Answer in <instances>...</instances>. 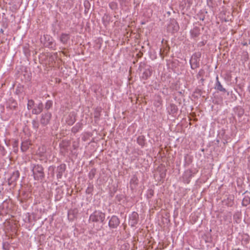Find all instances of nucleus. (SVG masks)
Masks as SVG:
<instances>
[{"mask_svg":"<svg viewBox=\"0 0 250 250\" xmlns=\"http://www.w3.org/2000/svg\"><path fill=\"white\" fill-rule=\"evenodd\" d=\"M105 219V214L100 211H95L89 217V220L93 222L102 223Z\"/></svg>","mask_w":250,"mask_h":250,"instance_id":"obj_1","label":"nucleus"},{"mask_svg":"<svg viewBox=\"0 0 250 250\" xmlns=\"http://www.w3.org/2000/svg\"><path fill=\"white\" fill-rule=\"evenodd\" d=\"M33 173L34 175V178L36 180L42 179L44 177L43 168L39 165L34 167L33 169Z\"/></svg>","mask_w":250,"mask_h":250,"instance_id":"obj_2","label":"nucleus"},{"mask_svg":"<svg viewBox=\"0 0 250 250\" xmlns=\"http://www.w3.org/2000/svg\"><path fill=\"white\" fill-rule=\"evenodd\" d=\"M120 224V221L118 218L115 216H113L109 221V226L111 228H117Z\"/></svg>","mask_w":250,"mask_h":250,"instance_id":"obj_3","label":"nucleus"},{"mask_svg":"<svg viewBox=\"0 0 250 250\" xmlns=\"http://www.w3.org/2000/svg\"><path fill=\"white\" fill-rule=\"evenodd\" d=\"M138 215L137 213L133 212L129 217V224L131 226H135L138 222Z\"/></svg>","mask_w":250,"mask_h":250,"instance_id":"obj_4","label":"nucleus"},{"mask_svg":"<svg viewBox=\"0 0 250 250\" xmlns=\"http://www.w3.org/2000/svg\"><path fill=\"white\" fill-rule=\"evenodd\" d=\"M51 114L50 113H46L44 115L42 116V118L41 120V122L42 125H47L51 118Z\"/></svg>","mask_w":250,"mask_h":250,"instance_id":"obj_5","label":"nucleus"},{"mask_svg":"<svg viewBox=\"0 0 250 250\" xmlns=\"http://www.w3.org/2000/svg\"><path fill=\"white\" fill-rule=\"evenodd\" d=\"M190 63L191 65V67L192 69H195L197 67L199 66V61H198V59L196 58V57L194 56H193L190 60Z\"/></svg>","mask_w":250,"mask_h":250,"instance_id":"obj_6","label":"nucleus"},{"mask_svg":"<svg viewBox=\"0 0 250 250\" xmlns=\"http://www.w3.org/2000/svg\"><path fill=\"white\" fill-rule=\"evenodd\" d=\"M43 104L42 103H40L35 106L32 110V113L35 114H40L42 110Z\"/></svg>","mask_w":250,"mask_h":250,"instance_id":"obj_7","label":"nucleus"},{"mask_svg":"<svg viewBox=\"0 0 250 250\" xmlns=\"http://www.w3.org/2000/svg\"><path fill=\"white\" fill-rule=\"evenodd\" d=\"M65 170V165L64 164L61 165L58 167V174H57V177L58 178H61L62 175V173L64 172Z\"/></svg>","mask_w":250,"mask_h":250,"instance_id":"obj_8","label":"nucleus"},{"mask_svg":"<svg viewBox=\"0 0 250 250\" xmlns=\"http://www.w3.org/2000/svg\"><path fill=\"white\" fill-rule=\"evenodd\" d=\"M30 145L31 144L28 141L23 142L21 145V150L22 151H26L28 149Z\"/></svg>","mask_w":250,"mask_h":250,"instance_id":"obj_9","label":"nucleus"},{"mask_svg":"<svg viewBox=\"0 0 250 250\" xmlns=\"http://www.w3.org/2000/svg\"><path fill=\"white\" fill-rule=\"evenodd\" d=\"M69 39V36L67 34H62L60 37V41L63 43H65Z\"/></svg>","mask_w":250,"mask_h":250,"instance_id":"obj_10","label":"nucleus"},{"mask_svg":"<svg viewBox=\"0 0 250 250\" xmlns=\"http://www.w3.org/2000/svg\"><path fill=\"white\" fill-rule=\"evenodd\" d=\"M217 89L219 90L220 91L225 92L226 91V89L223 87V86L221 85L220 83L219 82H217Z\"/></svg>","mask_w":250,"mask_h":250,"instance_id":"obj_11","label":"nucleus"},{"mask_svg":"<svg viewBox=\"0 0 250 250\" xmlns=\"http://www.w3.org/2000/svg\"><path fill=\"white\" fill-rule=\"evenodd\" d=\"M34 102L33 100H30L28 101V104H27V108L28 109H31L33 105H34Z\"/></svg>","mask_w":250,"mask_h":250,"instance_id":"obj_12","label":"nucleus"},{"mask_svg":"<svg viewBox=\"0 0 250 250\" xmlns=\"http://www.w3.org/2000/svg\"><path fill=\"white\" fill-rule=\"evenodd\" d=\"M52 105V103L50 101H48L45 104V108L47 109H49Z\"/></svg>","mask_w":250,"mask_h":250,"instance_id":"obj_13","label":"nucleus"},{"mask_svg":"<svg viewBox=\"0 0 250 250\" xmlns=\"http://www.w3.org/2000/svg\"><path fill=\"white\" fill-rule=\"evenodd\" d=\"M245 202L247 203V204H249L250 202V199L249 198H245L243 200V204H244Z\"/></svg>","mask_w":250,"mask_h":250,"instance_id":"obj_14","label":"nucleus"},{"mask_svg":"<svg viewBox=\"0 0 250 250\" xmlns=\"http://www.w3.org/2000/svg\"><path fill=\"white\" fill-rule=\"evenodd\" d=\"M33 124L34 127L36 128L38 127V124L35 121H33Z\"/></svg>","mask_w":250,"mask_h":250,"instance_id":"obj_15","label":"nucleus"},{"mask_svg":"<svg viewBox=\"0 0 250 250\" xmlns=\"http://www.w3.org/2000/svg\"><path fill=\"white\" fill-rule=\"evenodd\" d=\"M136 182V180H134V179H132L131 181H130V183L131 184H132V183H133L134 184H137V183L135 182Z\"/></svg>","mask_w":250,"mask_h":250,"instance_id":"obj_16","label":"nucleus"},{"mask_svg":"<svg viewBox=\"0 0 250 250\" xmlns=\"http://www.w3.org/2000/svg\"><path fill=\"white\" fill-rule=\"evenodd\" d=\"M14 105H13V107L15 108L17 106V105H16L17 104H16V103H14Z\"/></svg>","mask_w":250,"mask_h":250,"instance_id":"obj_17","label":"nucleus"}]
</instances>
